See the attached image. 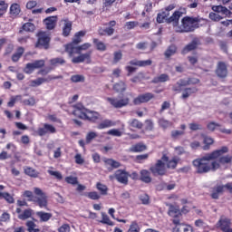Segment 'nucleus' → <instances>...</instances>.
Returning a JSON list of instances; mask_svg holds the SVG:
<instances>
[{
    "label": "nucleus",
    "mask_w": 232,
    "mask_h": 232,
    "mask_svg": "<svg viewBox=\"0 0 232 232\" xmlns=\"http://www.w3.org/2000/svg\"><path fill=\"white\" fill-rule=\"evenodd\" d=\"M136 26H139V22H127L125 24L127 30H132V28H135Z\"/></svg>",
    "instance_id": "obj_60"
},
{
    "label": "nucleus",
    "mask_w": 232,
    "mask_h": 232,
    "mask_svg": "<svg viewBox=\"0 0 232 232\" xmlns=\"http://www.w3.org/2000/svg\"><path fill=\"white\" fill-rule=\"evenodd\" d=\"M51 64L53 66H57V64H64V60H63V58H54L51 60Z\"/></svg>",
    "instance_id": "obj_61"
},
{
    "label": "nucleus",
    "mask_w": 232,
    "mask_h": 232,
    "mask_svg": "<svg viewBox=\"0 0 232 232\" xmlns=\"http://www.w3.org/2000/svg\"><path fill=\"white\" fill-rule=\"evenodd\" d=\"M10 14L11 15H19V14H21V6L19 5V4H13L10 6Z\"/></svg>",
    "instance_id": "obj_34"
},
{
    "label": "nucleus",
    "mask_w": 232,
    "mask_h": 232,
    "mask_svg": "<svg viewBox=\"0 0 232 232\" xmlns=\"http://www.w3.org/2000/svg\"><path fill=\"white\" fill-rule=\"evenodd\" d=\"M229 151L227 147H222L219 150H216L210 153H207L200 159L193 161V166L196 168L198 173H208V171H217L220 169L222 166L230 164L232 158L229 155H226Z\"/></svg>",
    "instance_id": "obj_1"
},
{
    "label": "nucleus",
    "mask_w": 232,
    "mask_h": 232,
    "mask_svg": "<svg viewBox=\"0 0 232 232\" xmlns=\"http://www.w3.org/2000/svg\"><path fill=\"white\" fill-rule=\"evenodd\" d=\"M88 109L84 108V106L81 103L74 105L73 116L78 117L79 119H86V112Z\"/></svg>",
    "instance_id": "obj_11"
},
{
    "label": "nucleus",
    "mask_w": 232,
    "mask_h": 232,
    "mask_svg": "<svg viewBox=\"0 0 232 232\" xmlns=\"http://www.w3.org/2000/svg\"><path fill=\"white\" fill-rule=\"evenodd\" d=\"M166 164H168V157L163 155L161 160L150 167L151 173L153 175H166Z\"/></svg>",
    "instance_id": "obj_3"
},
{
    "label": "nucleus",
    "mask_w": 232,
    "mask_h": 232,
    "mask_svg": "<svg viewBox=\"0 0 232 232\" xmlns=\"http://www.w3.org/2000/svg\"><path fill=\"white\" fill-rule=\"evenodd\" d=\"M23 30L24 32H34L35 30V25L32 23H26L23 25Z\"/></svg>",
    "instance_id": "obj_51"
},
{
    "label": "nucleus",
    "mask_w": 232,
    "mask_h": 232,
    "mask_svg": "<svg viewBox=\"0 0 232 232\" xmlns=\"http://www.w3.org/2000/svg\"><path fill=\"white\" fill-rule=\"evenodd\" d=\"M167 81H169V76L168 74H160L154 78L153 82H167Z\"/></svg>",
    "instance_id": "obj_40"
},
{
    "label": "nucleus",
    "mask_w": 232,
    "mask_h": 232,
    "mask_svg": "<svg viewBox=\"0 0 232 232\" xmlns=\"http://www.w3.org/2000/svg\"><path fill=\"white\" fill-rule=\"evenodd\" d=\"M44 128L47 130V133H55V131H57L55 127H53V125H50L48 123L44 124Z\"/></svg>",
    "instance_id": "obj_62"
},
{
    "label": "nucleus",
    "mask_w": 232,
    "mask_h": 232,
    "mask_svg": "<svg viewBox=\"0 0 232 232\" xmlns=\"http://www.w3.org/2000/svg\"><path fill=\"white\" fill-rule=\"evenodd\" d=\"M113 90L118 93H122V92L126 91V83L123 82H119L118 83L114 84Z\"/></svg>",
    "instance_id": "obj_32"
},
{
    "label": "nucleus",
    "mask_w": 232,
    "mask_h": 232,
    "mask_svg": "<svg viewBox=\"0 0 232 232\" xmlns=\"http://www.w3.org/2000/svg\"><path fill=\"white\" fill-rule=\"evenodd\" d=\"M72 82H84V75L74 74L71 77Z\"/></svg>",
    "instance_id": "obj_48"
},
{
    "label": "nucleus",
    "mask_w": 232,
    "mask_h": 232,
    "mask_svg": "<svg viewBox=\"0 0 232 232\" xmlns=\"http://www.w3.org/2000/svg\"><path fill=\"white\" fill-rule=\"evenodd\" d=\"M87 196L92 200H99L101 198V195H99V193H97L96 191L89 192Z\"/></svg>",
    "instance_id": "obj_59"
},
{
    "label": "nucleus",
    "mask_w": 232,
    "mask_h": 232,
    "mask_svg": "<svg viewBox=\"0 0 232 232\" xmlns=\"http://www.w3.org/2000/svg\"><path fill=\"white\" fill-rule=\"evenodd\" d=\"M24 171L25 175H28V177H32L33 179H37V177H39V171L32 167H25Z\"/></svg>",
    "instance_id": "obj_21"
},
{
    "label": "nucleus",
    "mask_w": 232,
    "mask_h": 232,
    "mask_svg": "<svg viewBox=\"0 0 232 232\" xmlns=\"http://www.w3.org/2000/svg\"><path fill=\"white\" fill-rule=\"evenodd\" d=\"M173 232H193V227L184 223H177L173 227Z\"/></svg>",
    "instance_id": "obj_13"
},
{
    "label": "nucleus",
    "mask_w": 232,
    "mask_h": 232,
    "mask_svg": "<svg viewBox=\"0 0 232 232\" xmlns=\"http://www.w3.org/2000/svg\"><path fill=\"white\" fill-rule=\"evenodd\" d=\"M84 35H86V32H84V31H80V32L76 33L74 35V38L72 40V43L71 44H73V46H75V44H79V43H81V41H82L81 39V37H84Z\"/></svg>",
    "instance_id": "obj_30"
},
{
    "label": "nucleus",
    "mask_w": 232,
    "mask_h": 232,
    "mask_svg": "<svg viewBox=\"0 0 232 232\" xmlns=\"http://www.w3.org/2000/svg\"><path fill=\"white\" fill-rule=\"evenodd\" d=\"M182 17V12L175 11L173 14L169 18V23H172L175 32H177V26L179 25V20Z\"/></svg>",
    "instance_id": "obj_12"
},
{
    "label": "nucleus",
    "mask_w": 232,
    "mask_h": 232,
    "mask_svg": "<svg viewBox=\"0 0 232 232\" xmlns=\"http://www.w3.org/2000/svg\"><path fill=\"white\" fill-rule=\"evenodd\" d=\"M127 232H140V225H139V222L132 221Z\"/></svg>",
    "instance_id": "obj_35"
},
{
    "label": "nucleus",
    "mask_w": 232,
    "mask_h": 232,
    "mask_svg": "<svg viewBox=\"0 0 232 232\" xmlns=\"http://www.w3.org/2000/svg\"><path fill=\"white\" fill-rule=\"evenodd\" d=\"M16 101H21V96L17 95V96L11 97L10 101L7 103V106L9 108H14Z\"/></svg>",
    "instance_id": "obj_55"
},
{
    "label": "nucleus",
    "mask_w": 232,
    "mask_h": 232,
    "mask_svg": "<svg viewBox=\"0 0 232 232\" xmlns=\"http://www.w3.org/2000/svg\"><path fill=\"white\" fill-rule=\"evenodd\" d=\"M168 15H169V13L162 12V13L158 14L157 22L164 23V19H166V17H168Z\"/></svg>",
    "instance_id": "obj_56"
},
{
    "label": "nucleus",
    "mask_w": 232,
    "mask_h": 232,
    "mask_svg": "<svg viewBox=\"0 0 232 232\" xmlns=\"http://www.w3.org/2000/svg\"><path fill=\"white\" fill-rule=\"evenodd\" d=\"M96 188L97 190L102 193V195H107L108 187H106V185H103L102 183H97Z\"/></svg>",
    "instance_id": "obj_47"
},
{
    "label": "nucleus",
    "mask_w": 232,
    "mask_h": 232,
    "mask_svg": "<svg viewBox=\"0 0 232 232\" xmlns=\"http://www.w3.org/2000/svg\"><path fill=\"white\" fill-rule=\"evenodd\" d=\"M28 232H41V229L37 227L35 222L29 220L25 224Z\"/></svg>",
    "instance_id": "obj_23"
},
{
    "label": "nucleus",
    "mask_w": 232,
    "mask_h": 232,
    "mask_svg": "<svg viewBox=\"0 0 232 232\" xmlns=\"http://www.w3.org/2000/svg\"><path fill=\"white\" fill-rule=\"evenodd\" d=\"M145 150H146V145L142 143H138L130 147V151H132L134 153H139L140 151H145Z\"/></svg>",
    "instance_id": "obj_31"
},
{
    "label": "nucleus",
    "mask_w": 232,
    "mask_h": 232,
    "mask_svg": "<svg viewBox=\"0 0 232 232\" xmlns=\"http://www.w3.org/2000/svg\"><path fill=\"white\" fill-rule=\"evenodd\" d=\"M32 209H25L22 214H19L18 218L20 220H26L27 218H30L32 217Z\"/></svg>",
    "instance_id": "obj_38"
},
{
    "label": "nucleus",
    "mask_w": 232,
    "mask_h": 232,
    "mask_svg": "<svg viewBox=\"0 0 232 232\" xmlns=\"http://www.w3.org/2000/svg\"><path fill=\"white\" fill-rule=\"evenodd\" d=\"M198 18L185 16L181 20V24L176 26V32L179 34L193 32L196 28H198Z\"/></svg>",
    "instance_id": "obj_2"
},
{
    "label": "nucleus",
    "mask_w": 232,
    "mask_h": 232,
    "mask_svg": "<svg viewBox=\"0 0 232 232\" xmlns=\"http://www.w3.org/2000/svg\"><path fill=\"white\" fill-rule=\"evenodd\" d=\"M197 92V88H188L186 89L183 93H182V99H188V97H189V95L196 93Z\"/></svg>",
    "instance_id": "obj_43"
},
{
    "label": "nucleus",
    "mask_w": 232,
    "mask_h": 232,
    "mask_svg": "<svg viewBox=\"0 0 232 232\" xmlns=\"http://www.w3.org/2000/svg\"><path fill=\"white\" fill-rule=\"evenodd\" d=\"M100 222L102 224H106L107 226H115L113 221L110 220V217L104 212H102V220Z\"/></svg>",
    "instance_id": "obj_36"
},
{
    "label": "nucleus",
    "mask_w": 232,
    "mask_h": 232,
    "mask_svg": "<svg viewBox=\"0 0 232 232\" xmlns=\"http://www.w3.org/2000/svg\"><path fill=\"white\" fill-rule=\"evenodd\" d=\"M111 180H113V179H116L120 184H128V179H130V174L126 172V170L118 169L115 171L114 175L110 176Z\"/></svg>",
    "instance_id": "obj_5"
},
{
    "label": "nucleus",
    "mask_w": 232,
    "mask_h": 232,
    "mask_svg": "<svg viewBox=\"0 0 232 232\" xmlns=\"http://www.w3.org/2000/svg\"><path fill=\"white\" fill-rule=\"evenodd\" d=\"M180 160L179 158H173L170 161H167V168H170L172 169H175L177 168V164H179V161Z\"/></svg>",
    "instance_id": "obj_44"
},
{
    "label": "nucleus",
    "mask_w": 232,
    "mask_h": 232,
    "mask_svg": "<svg viewBox=\"0 0 232 232\" xmlns=\"http://www.w3.org/2000/svg\"><path fill=\"white\" fill-rule=\"evenodd\" d=\"M195 48H197V42L193 41L183 49V53H188V52H191V50H195Z\"/></svg>",
    "instance_id": "obj_49"
},
{
    "label": "nucleus",
    "mask_w": 232,
    "mask_h": 232,
    "mask_svg": "<svg viewBox=\"0 0 232 232\" xmlns=\"http://www.w3.org/2000/svg\"><path fill=\"white\" fill-rule=\"evenodd\" d=\"M70 225L68 224H63L59 228H58V231L59 232H70Z\"/></svg>",
    "instance_id": "obj_63"
},
{
    "label": "nucleus",
    "mask_w": 232,
    "mask_h": 232,
    "mask_svg": "<svg viewBox=\"0 0 232 232\" xmlns=\"http://www.w3.org/2000/svg\"><path fill=\"white\" fill-rule=\"evenodd\" d=\"M1 222H8L10 220V214L4 212L0 217Z\"/></svg>",
    "instance_id": "obj_64"
},
{
    "label": "nucleus",
    "mask_w": 232,
    "mask_h": 232,
    "mask_svg": "<svg viewBox=\"0 0 232 232\" xmlns=\"http://www.w3.org/2000/svg\"><path fill=\"white\" fill-rule=\"evenodd\" d=\"M47 173L51 175V177H54L56 180H62L63 179V173L57 170H53V167H50V169L47 170Z\"/></svg>",
    "instance_id": "obj_28"
},
{
    "label": "nucleus",
    "mask_w": 232,
    "mask_h": 232,
    "mask_svg": "<svg viewBox=\"0 0 232 232\" xmlns=\"http://www.w3.org/2000/svg\"><path fill=\"white\" fill-rule=\"evenodd\" d=\"M105 163L107 166H111V168H121V163L111 159L105 160Z\"/></svg>",
    "instance_id": "obj_54"
},
{
    "label": "nucleus",
    "mask_w": 232,
    "mask_h": 232,
    "mask_svg": "<svg viewBox=\"0 0 232 232\" xmlns=\"http://www.w3.org/2000/svg\"><path fill=\"white\" fill-rule=\"evenodd\" d=\"M107 102H109L113 108H123V106H128L130 104V99L123 98L119 100L117 98H106Z\"/></svg>",
    "instance_id": "obj_8"
},
{
    "label": "nucleus",
    "mask_w": 232,
    "mask_h": 232,
    "mask_svg": "<svg viewBox=\"0 0 232 232\" xmlns=\"http://www.w3.org/2000/svg\"><path fill=\"white\" fill-rule=\"evenodd\" d=\"M44 60H37L34 63H27L24 68L25 73H32L34 70H39V68H43L44 66Z\"/></svg>",
    "instance_id": "obj_9"
},
{
    "label": "nucleus",
    "mask_w": 232,
    "mask_h": 232,
    "mask_svg": "<svg viewBox=\"0 0 232 232\" xmlns=\"http://www.w3.org/2000/svg\"><path fill=\"white\" fill-rule=\"evenodd\" d=\"M169 217H172L173 218H176L180 215V209L175 206H170L169 209Z\"/></svg>",
    "instance_id": "obj_33"
},
{
    "label": "nucleus",
    "mask_w": 232,
    "mask_h": 232,
    "mask_svg": "<svg viewBox=\"0 0 232 232\" xmlns=\"http://www.w3.org/2000/svg\"><path fill=\"white\" fill-rule=\"evenodd\" d=\"M72 32V22L68 20H64V25L63 29V34L64 37H68L70 35V33Z\"/></svg>",
    "instance_id": "obj_27"
},
{
    "label": "nucleus",
    "mask_w": 232,
    "mask_h": 232,
    "mask_svg": "<svg viewBox=\"0 0 232 232\" xmlns=\"http://www.w3.org/2000/svg\"><path fill=\"white\" fill-rule=\"evenodd\" d=\"M209 19H211V21L218 22V21H221L222 16H220V14H218V12H217V13H210L209 14Z\"/></svg>",
    "instance_id": "obj_58"
},
{
    "label": "nucleus",
    "mask_w": 232,
    "mask_h": 232,
    "mask_svg": "<svg viewBox=\"0 0 232 232\" xmlns=\"http://www.w3.org/2000/svg\"><path fill=\"white\" fill-rule=\"evenodd\" d=\"M92 55V53H83V54H81L80 56L78 57H73L72 59V63H73L74 64H77L79 63H91V57Z\"/></svg>",
    "instance_id": "obj_14"
},
{
    "label": "nucleus",
    "mask_w": 232,
    "mask_h": 232,
    "mask_svg": "<svg viewBox=\"0 0 232 232\" xmlns=\"http://www.w3.org/2000/svg\"><path fill=\"white\" fill-rule=\"evenodd\" d=\"M47 30H53L57 24V16H50L44 21Z\"/></svg>",
    "instance_id": "obj_16"
},
{
    "label": "nucleus",
    "mask_w": 232,
    "mask_h": 232,
    "mask_svg": "<svg viewBox=\"0 0 232 232\" xmlns=\"http://www.w3.org/2000/svg\"><path fill=\"white\" fill-rule=\"evenodd\" d=\"M159 124L160 128H163V130H166V128H169L173 126V123H171V121H169L168 120H165V119H160L159 121Z\"/></svg>",
    "instance_id": "obj_42"
},
{
    "label": "nucleus",
    "mask_w": 232,
    "mask_h": 232,
    "mask_svg": "<svg viewBox=\"0 0 232 232\" xmlns=\"http://www.w3.org/2000/svg\"><path fill=\"white\" fill-rule=\"evenodd\" d=\"M213 12H218L219 14H223V15H226V17H231V11H229V9H227L225 6L222 5H218V6H213L212 7Z\"/></svg>",
    "instance_id": "obj_18"
},
{
    "label": "nucleus",
    "mask_w": 232,
    "mask_h": 232,
    "mask_svg": "<svg viewBox=\"0 0 232 232\" xmlns=\"http://www.w3.org/2000/svg\"><path fill=\"white\" fill-rule=\"evenodd\" d=\"M113 32H115V30L111 27H108L105 30L101 29L99 31L101 35H113Z\"/></svg>",
    "instance_id": "obj_52"
},
{
    "label": "nucleus",
    "mask_w": 232,
    "mask_h": 232,
    "mask_svg": "<svg viewBox=\"0 0 232 232\" xmlns=\"http://www.w3.org/2000/svg\"><path fill=\"white\" fill-rule=\"evenodd\" d=\"M65 182H67V184H72V186H75L79 184V179L77 177L68 176L65 178Z\"/></svg>",
    "instance_id": "obj_41"
},
{
    "label": "nucleus",
    "mask_w": 232,
    "mask_h": 232,
    "mask_svg": "<svg viewBox=\"0 0 232 232\" xmlns=\"http://www.w3.org/2000/svg\"><path fill=\"white\" fill-rule=\"evenodd\" d=\"M215 143V140H213V138L209 137V136H205L203 139V144H205L203 146V150H209V146H212V144Z\"/></svg>",
    "instance_id": "obj_29"
},
{
    "label": "nucleus",
    "mask_w": 232,
    "mask_h": 232,
    "mask_svg": "<svg viewBox=\"0 0 232 232\" xmlns=\"http://www.w3.org/2000/svg\"><path fill=\"white\" fill-rule=\"evenodd\" d=\"M107 135H111L112 137H121L122 131L119 129H111L107 131Z\"/></svg>",
    "instance_id": "obj_46"
},
{
    "label": "nucleus",
    "mask_w": 232,
    "mask_h": 232,
    "mask_svg": "<svg viewBox=\"0 0 232 232\" xmlns=\"http://www.w3.org/2000/svg\"><path fill=\"white\" fill-rule=\"evenodd\" d=\"M224 192V186H218L214 188L212 192V198H218V195Z\"/></svg>",
    "instance_id": "obj_39"
},
{
    "label": "nucleus",
    "mask_w": 232,
    "mask_h": 232,
    "mask_svg": "<svg viewBox=\"0 0 232 232\" xmlns=\"http://www.w3.org/2000/svg\"><path fill=\"white\" fill-rule=\"evenodd\" d=\"M36 217L40 219V222H48L52 218V213L38 211L35 213Z\"/></svg>",
    "instance_id": "obj_20"
},
{
    "label": "nucleus",
    "mask_w": 232,
    "mask_h": 232,
    "mask_svg": "<svg viewBox=\"0 0 232 232\" xmlns=\"http://www.w3.org/2000/svg\"><path fill=\"white\" fill-rule=\"evenodd\" d=\"M217 75L222 78L227 76V67L226 66V63L222 62L218 63V69H217Z\"/></svg>",
    "instance_id": "obj_17"
},
{
    "label": "nucleus",
    "mask_w": 232,
    "mask_h": 232,
    "mask_svg": "<svg viewBox=\"0 0 232 232\" xmlns=\"http://www.w3.org/2000/svg\"><path fill=\"white\" fill-rule=\"evenodd\" d=\"M23 53H24V48L19 47L16 50V53L12 57L14 63H17V61H19V59H21V55H23Z\"/></svg>",
    "instance_id": "obj_37"
},
{
    "label": "nucleus",
    "mask_w": 232,
    "mask_h": 232,
    "mask_svg": "<svg viewBox=\"0 0 232 232\" xmlns=\"http://www.w3.org/2000/svg\"><path fill=\"white\" fill-rule=\"evenodd\" d=\"M140 180H142V182H146L147 184L151 182V176H150L149 170H140Z\"/></svg>",
    "instance_id": "obj_24"
},
{
    "label": "nucleus",
    "mask_w": 232,
    "mask_h": 232,
    "mask_svg": "<svg viewBox=\"0 0 232 232\" xmlns=\"http://www.w3.org/2000/svg\"><path fill=\"white\" fill-rule=\"evenodd\" d=\"M130 64H132L133 66H140V67L151 66V60H143V61L133 60V61H130Z\"/></svg>",
    "instance_id": "obj_22"
},
{
    "label": "nucleus",
    "mask_w": 232,
    "mask_h": 232,
    "mask_svg": "<svg viewBox=\"0 0 232 232\" xmlns=\"http://www.w3.org/2000/svg\"><path fill=\"white\" fill-rule=\"evenodd\" d=\"M92 44H83L81 46H75L73 45V44H69L65 45V52H67L70 57H72V55H73V52H77V53H81L82 50H88V48H90Z\"/></svg>",
    "instance_id": "obj_7"
},
{
    "label": "nucleus",
    "mask_w": 232,
    "mask_h": 232,
    "mask_svg": "<svg viewBox=\"0 0 232 232\" xmlns=\"http://www.w3.org/2000/svg\"><path fill=\"white\" fill-rule=\"evenodd\" d=\"M59 77H48L47 79L44 78H38L31 82V86H41L43 82H46V81H52V79H58Z\"/></svg>",
    "instance_id": "obj_25"
},
{
    "label": "nucleus",
    "mask_w": 232,
    "mask_h": 232,
    "mask_svg": "<svg viewBox=\"0 0 232 232\" xmlns=\"http://www.w3.org/2000/svg\"><path fill=\"white\" fill-rule=\"evenodd\" d=\"M111 126H115V122L111 120H105L102 121L97 128L98 130H105V128H111Z\"/></svg>",
    "instance_id": "obj_26"
},
{
    "label": "nucleus",
    "mask_w": 232,
    "mask_h": 232,
    "mask_svg": "<svg viewBox=\"0 0 232 232\" xmlns=\"http://www.w3.org/2000/svg\"><path fill=\"white\" fill-rule=\"evenodd\" d=\"M195 226L197 227H202V229H205V231H208V229H209V227H208V225H206V223H204V221H202V219L196 220Z\"/></svg>",
    "instance_id": "obj_53"
},
{
    "label": "nucleus",
    "mask_w": 232,
    "mask_h": 232,
    "mask_svg": "<svg viewBox=\"0 0 232 232\" xmlns=\"http://www.w3.org/2000/svg\"><path fill=\"white\" fill-rule=\"evenodd\" d=\"M216 226L218 229H220L223 232H232L231 219L226 217H221Z\"/></svg>",
    "instance_id": "obj_6"
},
{
    "label": "nucleus",
    "mask_w": 232,
    "mask_h": 232,
    "mask_svg": "<svg viewBox=\"0 0 232 232\" xmlns=\"http://www.w3.org/2000/svg\"><path fill=\"white\" fill-rule=\"evenodd\" d=\"M96 137H97V132L91 131V132L87 133V135H86L87 144H90V142H92V140H93V139H95Z\"/></svg>",
    "instance_id": "obj_57"
},
{
    "label": "nucleus",
    "mask_w": 232,
    "mask_h": 232,
    "mask_svg": "<svg viewBox=\"0 0 232 232\" xmlns=\"http://www.w3.org/2000/svg\"><path fill=\"white\" fill-rule=\"evenodd\" d=\"M177 52V46L170 45L167 51L165 52L166 57H171V55H174V53Z\"/></svg>",
    "instance_id": "obj_50"
},
{
    "label": "nucleus",
    "mask_w": 232,
    "mask_h": 232,
    "mask_svg": "<svg viewBox=\"0 0 232 232\" xmlns=\"http://www.w3.org/2000/svg\"><path fill=\"white\" fill-rule=\"evenodd\" d=\"M50 43V34L48 33L40 32L38 33V43L36 44V47L44 46V48H48V44Z\"/></svg>",
    "instance_id": "obj_10"
},
{
    "label": "nucleus",
    "mask_w": 232,
    "mask_h": 232,
    "mask_svg": "<svg viewBox=\"0 0 232 232\" xmlns=\"http://www.w3.org/2000/svg\"><path fill=\"white\" fill-rule=\"evenodd\" d=\"M153 99V94L152 93H145L138 96L137 98L134 99V104H142V102H148Z\"/></svg>",
    "instance_id": "obj_15"
},
{
    "label": "nucleus",
    "mask_w": 232,
    "mask_h": 232,
    "mask_svg": "<svg viewBox=\"0 0 232 232\" xmlns=\"http://www.w3.org/2000/svg\"><path fill=\"white\" fill-rule=\"evenodd\" d=\"M36 197L33 199V202H35L39 208H48V196L43 192V190L39 188H34V189Z\"/></svg>",
    "instance_id": "obj_4"
},
{
    "label": "nucleus",
    "mask_w": 232,
    "mask_h": 232,
    "mask_svg": "<svg viewBox=\"0 0 232 232\" xmlns=\"http://www.w3.org/2000/svg\"><path fill=\"white\" fill-rule=\"evenodd\" d=\"M101 114H99V112L87 110L84 121H92V122H95V121L99 120Z\"/></svg>",
    "instance_id": "obj_19"
},
{
    "label": "nucleus",
    "mask_w": 232,
    "mask_h": 232,
    "mask_svg": "<svg viewBox=\"0 0 232 232\" xmlns=\"http://www.w3.org/2000/svg\"><path fill=\"white\" fill-rule=\"evenodd\" d=\"M93 43H94L97 50H100L101 52H104V50H106V44H104V43H102L97 39H94Z\"/></svg>",
    "instance_id": "obj_45"
}]
</instances>
